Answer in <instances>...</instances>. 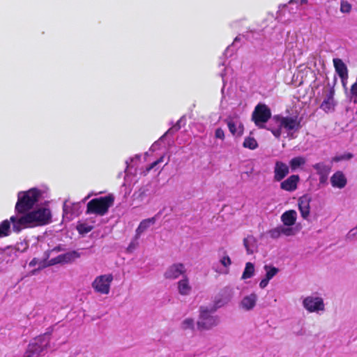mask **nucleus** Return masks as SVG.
Instances as JSON below:
<instances>
[{
	"mask_svg": "<svg viewBox=\"0 0 357 357\" xmlns=\"http://www.w3.org/2000/svg\"><path fill=\"white\" fill-rule=\"evenodd\" d=\"M43 192L36 188L17 193L15 215L10 217L13 231L20 233L22 229L45 225L50 222L52 214L49 208H34L41 199Z\"/></svg>",
	"mask_w": 357,
	"mask_h": 357,
	"instance_id": "f257e3e1",
	"label": "nucleus"
},
{
	"mask_svg": "<svg viewBox=\"0 0 357 357\" xmlns=\"http://www.w3.org/2000/svg\"><path fill=\"white\" fill-rule=\"evenodd\" d=\"M273 120L277 124V128H270L273 135L279 138L282 134V129H284L287 132V136L290 138H295L294 133L298 132L301 128V121L297 116H275Z\"/></svg>",
	"mask_w": 357,
	"mask_h": 357,
	"instance_id": "f03ea898",
	"label": "nucleus"
},
{
	"mask_svg": "<svg viewBox=\"0 0 357 357\" xmlns=\"http://www.w3.org/2000/svg\"><path fill=\"white\" fill-rule=\"evenodd\" d=\"M215 310V307H199V315L197 322V328L199 330H210L219 324L220 318L216 315H213Z\"/></svg>",
	"mask_w": 357,
	"mask_h": 357,
	"instance_id": "7ed1b4c3",
	"label": "nucleus"
},
{
	"mask_svg": "<svg viewBox=\"0 0 357 357\" xmlns=\"http://www.w3.org/2000/svg\"><path fill=\"white\" fill-rule=\"evenodd\" d=\"M114 202V197L112 195L93 199L87 204L86 213L105 215L113 206Z\"/></svg>",
	"mask_w": 357,
	"mask_h": 357,
	"instance_id": "20e7f679",
	"label": "nucleus"
},
{
	"mask_svg": "<svg viewBox=\"0 0 357 357\" xmlns=\"http://www.w3.org/2000/svg\"><path fill=\"white\" fill-rule=\"evenodd\" d=\"M50 334L48 333L33 339L29 344L24 357H38L42 355L50 346Z\"/></svg>",
	"mask_w": 357,
	"mask_h": 357,
	"instance_id": "39448f33",
	"label": "nucleus"
},
{
	"mask_svg": "<svg viewBox=\"0 0 357 357\" xmlns=\"http://www.w3.org/2000/svg\"><path fill=\"white\" fill-rule=\"evenodd\" d=\"M271 112L267 105L259 103L255 108L252 115V119L257 126L264 128L265 123L270 119Z\"/></svg>",
	"mask_w": 357,
	"mask_h": 357,
	"instance_id": "423d86ee",
	"label": "nucleus"
},
{
	"mask_svg": "<svg viewBox=\"0 0 357 357\" xmlns=\"http://www.w3.org/2000/svg\"><path fill=\"white\" fill-rule=\"evenodd\" d=\"M303 307L309 312L319 313L325 310V304L321 297L311 295L303 298Z\"/></svg>",
	"mask_w": 357,
	"mask_h": 357,
	"instance_id": "0eeeda50",
	"label": "nucleus"
},
{
	"mask_svg": "<svg viewBox=\"0 0 357 357\" xmlns=\"http://www.w3.org/2000/svg\"><path fill=\"white\" fill-rule=\"evenodd\" d=\"M112 280L113 275L112 274H105L98 276L92 282V287L98 293L108 294Z\"/></svg>",
	"mask_w": 357,
	"mask_h": 357,
	"instance_id": "6e6552de",
	"label": "nucleus"
},
{
	"mask_svg": "<svg viewBox=\"0 0 357 357\" xmlns=\"http://www.w3.org/2000/svg\"><path fill=\"white\" fill-rule=\"evenodd\" d=\"M323 94L324 98L320 105V108L326 112L334 111L336 105L334 100V89L328 85L324 88Z\"/></svg>",
	"mask_w": 357,
	"mask_h": 357,
	"instance_id": "1a4fd4ad",
	"label": "nucleus"
},
{
	"mask_svg": "<svg viewBox=\"0 0 357 357\" xmlns=\"http://www.w3.org/2000/svg\"><path fill=\"white\" fill-rule=\"evenodd\" d=\"M186 269L181 263H176L169 266L164 273V277L168 280H176L180 276L183 278L185 275Z\"/></svg>",
	"mask_w": 357,
	"mask_h": 357,
	"instance_id": "9d476101",
	"label": "nucleus"
},
{
	"mask_svg": "<svg viewBox=\"0 0 357 357\" xmlns=\"http://www.w3.org/2000/svg\"><path fill=\"white\" fill-rule=\"evenodd\" d=\"M289 173V167L284 162L277 160L273 168V178L275 181H281Z\"/></svg>",
	"mask_w": 357,
	"mask_h": 357,
	"instance_id": "9b49d317",
	"label": "nucleus"
},
{
	"mask_svg": "<svg viewBox=\"0 0 357 357\" xmlns=\"http://www.w3.org/2000/svg\"><path fill=\"white\" fill-rule=\"evenodd\" d=\"M80 203L68 204L66 200L63 203V217L68 220H72L73 217L78 216L79 214Z\"/></svg>",
	"mask_w": 357,
	"mask_h": 357,
	"instance_id": "f8f14e48",
	"label": "nucleus"
},
{
	"mask_svg": "<svg viewBox=\"0 0 357 357\" xmlns=\"http://www.w3.org/2000/svg\"><path fill=\"white\" fill-rule=\"evenodd\" d=\"M300 181L298 175L293 174L280 183V188L288 192H293L297 189Z\"/></svg>",
	"mask_w": 357,
	"mask_h": 357,
	"instance_id": "ddd939ff",
	"label": "nucleus"
},
{
	"mask_svg": "<svg viewBox=\"0 0 357 357\" xmlns=\"http://www.w3.org/2000/svg\"><path fill=\"white\" fill-rule=\"evenodd\" d=\"M257 298V295L255 293H252L242 298L239 306L245 311H250L255 307Z\"/></svg>",
	"mask_w": 357,
	"mask_h": 357,
	"instance_id": "4468645a",
	"label": "nucleus"
},
{
	"mask_svg": "<svg viewBox=\"0 0 357 357\" xmlns=\"http://www.w3.org/2000/svg\"><path fill=\"white\" fill-rule=\"evenodd\" d=\"M331 183L333 188L342 189L347 183V179L341 171H337L331 177Z\"/></svg>",
	"mask_w": 357,
	"mask_h": 357,
	"instance_id": "2eb2a0df",
	"label": "nucleus"
},
{
	"mask_svg": "<svg viewBox=\"0 0 357 357\" xmlns=\"http://www.w3.org/2000/svg\"><path fill=\"white\" fill-rule=\"evenodd\" d=\"M184 117H181L175 125H174L172 128H170L157 142H155L151 147L152 151H155V149L159 146L160 142L165 138L167 135L174 134L175 132L178 131L182 126V123H185Z\"/></svg>",
	"mask_w": 357,
	"mask_h": 357,
	"instance_id": "dca6fc26",
	"label": "nucleus"
},
{
	"mask_svg": "<svg viewBox=\"0 0 357 357\" xmlns=\"http://www.w3.org/2000/svg\"><path fill=\"white\" fill-rule=\"evenodd\" d=\"M280 218L284 226L292 227L296 222L297 213L294 210H289L283 213Z\"/></svg>",
	"mask_w": 357,
	"mask_h": 357,
	"instance_id": "f3484780",
	"label": "nucleus"
},
{
	"mask_svg": "<svg viewBox=\"0 0 357 357\" xmlns=\"http://www.w3.org/2000/svg\"><path fill=\"white\" fill-rule=\"evenodd\" d=\"M177 289L179 294L181 296H188L190 294L192 287L190 284L189 279L187 275L182 278V279L177 282Z\"/></svg>",
	"mask_w": 357,
	"mask_h": 357,
	"instance_id": "a211bd4d",
	"label": "nucleus"
},
{
	"mask_svg": "<svg viewBox=\"0 0 357 357\" xmlns=\"http://www.w3.org/2000/svg\"><path fill=\"white\" fill-rule=\"evenodd\" d=\"M310 198L306 195L298 199V208L304 219H306L310 215Z\"/></svg>",
	"mask_w": 357,
	"mask_h": 357,
	"instance_id": "6ab92c4d",
	"label": "nucleus"
},
{
	"mask_svg": "<svg viewBox=\"0 0 357 357\" xmlns=\"http://www.w3.org/2000/svg\"><path fill=\"white\" fill-rule=\"evenodd\" d=\"M156 220L157 218L155 216L141 221L135 231L136 238H139L142 234H143L147 229L155 223Z\"/></svg>",
	"mask_w": 357,
	"mask_h": 357,
	"instance_id": "aec40b11",
	"label": "nucleus"
},
{
	"mask_svg": "<svg viewBox=\"0 0 357 357\" xmlns=\"http://www.w3.org/2000/svg\"><path fill=\"white\" fill-rule=\"evenodd\" d=\"M333 64L336 73L340 76V79L348 78V70L345 63L340 59H334Z\"/></svg>",
	"mask_w": 357,
	"mask_h": 357,
	"instance_id": "412c9836",
	"label": "nucleus"
},
{
	"mask_svg": "<svg viewBox=\"0 0 357 357\" xmlns=\"http://www.w3.org/2000/svg\"><path fill=\"white\" fill-rule=\"evenodd\" d=\"M312 167L318 175L329 174L331 170V166L324 162H317Z\"/></svg>",
	"mask_w": 357,
	"mask_h": 357,
	"instance_id": "4be33fe9",
	"label": "nucleus"
},
{
	"mask_svg": "<svg viewBox=\"0 0 357 357\" xmlns=\"http://www.w3.org/2000/svg\"><path fill=\"white\" fill-rule=\"evenodd\" d=\"M227 126L229 131L234 135H241L243 131V126L241 123L234 121H229Z\"/></svg>",
	"mask_w": 357,
	"mask_h": 357,
	"instance_id": "5701e85b",
	"label": "nucleus"
},
{
	"mask_svg": "<svg viewBox=\"0 0 357 357\" xmlns=\"http://www.w3.org/2000/svg\"><path fill=\"white\" fill-rule=\"evenodd\" d=\"M306 163L305 158L303 156L294 157L289 161V167L292 171H295L299 167H301Z\"/></svg>",
	"mask_w": 357,
	"mask_h": 357,
	"instance_id": "b1692460",
	"label": "nucleus"
},
{
	"mask_svg": "<svg viewBox=\"0 0 357 357\" xmlns=\"http://www.w3.org/2000/svg\"><path fill=\"white\" fill-rule=\"evenodd\" d=\"M195 328V320L192 318H186L181 323V328L183 331L190 330L194 331Z\"/></svg>",
	"mask_w": 357,
	"mask_h": 357,
	"instance_id": "393cba45",
	"label": "nucleus"
},
{
	"mask_svg": "<svg viewBox=\"0 0 357 357\" xmlns=\"http://www.w3.org/2000/svg\"><path fill=\"white\" fill-rule=\"evenodd\" d=\"M10 223H12L10 220H5L0 224V237L6 236L10 234Z\"/></svg>",
	"mask_w": 357,
	"mask_h": 357,
	"instance_id": "a878e982",
	"label": "nucleus"
},
{
	"mask_svg": "<svg viewBox=\"0 0 357 357\" xmlns=\"http://www.w3.org/2000/svg\"><path fill=\"white\" fill-rule=\"evenodd\" d=\"M254 264L251 262L246 263L245 270L242 275V279L245 280L252 278L254 275Z\"/></svg>",
	"mask_w": 357,
	"mask_h": 357,
	"instance_id": "bb28decb",
	"label": "nucleus"
},
{
	"mask_svg": "<svg viewBox=\"0 0 357 357\" xmlns=\"http://www.w3.org/2000/svg\"><path fill=\"white\" fill-rule=\"evenodd\" d=\"M63 255V263H69L77 259L80 257V254L75 250L68 252Z\"/></svg>",
	"mask_w": 357,
	"mask_h": 357,
	"instance_id": "cd10ccee",
	"label": "nucleus"
},
{
	"mask_svg": "<svg viewBox=\"0 0 357 357\" xmlns=\"http://www.w3.org/2000/svg\"><path fill=\"white\" fill-rule=\"evenodd\" d=\"M243 146L245 148H248L249 149L254 150L257 148L258 144L254 137H247L244 139Z\"/></svg>",
	"mask_w": 357,
	"mask_h": 357,
	"instance_id": "c85d7f7f",
	"label": "nucleus"
},
{
	"mask_svg": "<svg viewBox=\"0 0 357 357\" xmlns=\"http://www.w3.org/2000/svg\"><path fill=\"white\" fill-rule=\"evenodd\" d=\"M264 269L266 272L265 278L269 280H271L279 272V269L278 268L269 265H265Z\"/></svg>",
	"mask_w": 357,
	"mask_h": 357,
	"instance_id": "c756f323",
	"label": "nucleus"
},
{
	"mask_svg": "<svg viewBox=\"0 0 357 357\" xmlns=\"http://www.w3.org/2000/svg\"><path fill=\"white\" fill-rule=\"evenodd\" d=\"M349 98L354 103H357V79L356 82L351 85Z\"/></svg>",
	"mask_w": 357,
	"mask_h": 357,
	"instance_id": "7c9ffc66",
	"label": "nucleus"
},
{
	"mask_svg": "<svg viewBox=\"0 0 357 357\" xmlns=\"http://www.w3.org/2000/svg\"><path fill=\"white\" fill-rule=\"evenodd\" d=\"M353 154L351 153H344V154L336 155L333 159V162H340L342 160H349L353 158Z\"/></svg>",
	"mask_w": 357,
	"mask_h": 357,
	"instance_id": "2f4dec72",
	"label": "nucleus"
},
{
	"mask_svg": "<svg viewBox=\"0 0 357 357\" xmlns=\"http://www.w3.org/2000/svg\"><path fill=\"white\" fill-rule=\"evenodd\" d=\"M240 38L238 37H236L232 45L231 46L227 47V48L225 51V55L226 56H231L234 54L235 51L234 47L236 46V43L238 42Z\"/></svg>",
	"mask_w": 357,
	"mask_h": 357,
	"instance_id": "473e14b6",
	"label": "nucleus"
},
{
	"mask_svg": "<svg viewBox=\"0 0 357 357\" xmlns=\"http://www.w3.org/2000/svg\"><path fill=\"white\" fill-rule=\"evenodd\" d=\"M270 236L272 238L276 239L278 238L282 235L281 227L278 226L268 231Z\"/></svg>",
	"mask_w": 357,
	"mask_h": 357,
	"instance_id": "72a5a7b5",
	"label": "nucleus"
},
{
	"mask_svg": "<svg viewBox=\"0 0 357 357\" xmlns=\"http://www.w3.org/2000/svg\"><path fill=\"white\" fill-rule=\"evenodd\" d=\"M282 234H284L287 236H293L295 234V230L291 227H287L283 225H280Z\"/></svg>",
	"mask_w": 357,
	"mask_h": 357,
	"instance_id": "f704fd0d",
	"label": "nucleus"
},
{
	"mask_svg": "<svg viewBox=\"0 0 357 357\" xmlns=\"http://www.w3.org/2000/svg\"><path fill=\"white\" fill-rule=\"evenodd\" d=\"M351 10V5L347 1H342L340 3V11L343 13H349Z\"/></svg>",
	"mask_w": 357,
	"mask_h": 357,
	"instance_id": "c9c22d12",
	"label": "nucleus"
},
{
	"mask_svg": "<svg viewBox=\"0 0 357 357\" xmlns=\"http://www.w3.org/2000/svg\"><path fill=\"white\" fill-rule=\"evenodd\" d=\"M138 245H139L138 238H136V235H135L134 239L131 241L129 245L128 246L127 251L128 252H133L138 247Z\"/></svg>",
	"mask_w": 357,
	"mask_h": 357,
	"instance_id": "e433bc0d",
	"label": "nucleus"
},
{
	"mask_svg": "<svg viewBox=\"0 0 357 357\" xmlns=\"http://www.w3.org/2000/svg\"><path fill=\"white\" fill-rule=\"evenodd\" d=\"M215 139H220L221 141H224L225 138V135L224 130L221 128H218L215 130Z\"/></svg>",
	"mask_w": 357,
	"mask_h": 357,
	"instance_id": "4c0bfd02",
	"label": "nucleus"
},
{
	"mask_svg": "<svg viewBox=\"0 0 357 357\" xmlns=\"http://www.w3.org/2000/svg\"><path fill=\"white\" fill-rule=\"evenodd\" d=\"M357 236V225L356 227L351 229L348 234H347V239L349 241H353L356 238Z\"/></svg>",
	"mask_w": 357,
	"mask_h": 357,
	"instance_id": "58836bf2",
	"label": "nucleus"
},
{
	"mask_svg": "<svg viewBox=\"0 0 357 357\" xmlns=\"http://www.w3.org/2000/svg\"><path fill=\"white\" fill-rule=\"evenodd\" d=\"M63 261V255H60L57 256L56 257L52 258L49 261V265L52 266L57 264H62Z\"/></svg>",
	"mask_w": 357,
	"mask_h": 357,
	"instance_id": "ea45409f",
	"label": "nucleus"
},
{
	"mask_svg": "<svg viewBox=\"0 0 357 357\" xmlns=\"http://www.w3.org/2000/svg\"><path fill=\"white\" fill-rule=\"evenodd\" d=\"M221 264L225 268H228L231 264V260L227 255L224 256L220 260Z\"/></svg>",
	"mask_w": 357,
	"mask_h": 357,
	"instance_id": "a19ab883",
	"label": "nucleus"
},
{
	"mask_svg": "<svg viewBox=\"0 0 357 357\" xmlns=\"http://www.w3.org/2000/svg\"><path fill=\"white\" fill-rule=\"evenodd\" d=\"M254 241V238L252 236H248V238L244 239L243 243L248 253L252 252V251L250 250L249 244L250 243Z\"/></svg>",
	"mask_w": 357,
	"mask_h": 357,
	"instance_id": "79ce46f5",
	"label": "nucleus"
},
{
	"mask_svg": "<svg viewBox=\"0 0 357 357\" xmlns=\"http://www.w3.org/2000/svg\"><path fill=\"white\" fill-rule=\"evenodd\" d=\"M296 3L297 5H302V4H305L307 3V0H290L289 1V3L288 5H284V7L285 8H288L289 5L292 4V3Z\"/></svg>",
	"mask_w": 357,
	"mask_h": 357,
	"instance_id": "37998d69",
	"label": "nucleus"
},
{
	"mask_svg": "<svg viewBox=\"0 0 357 357\" xmlns=\"http://www.w3.org/2000/svg\"><path fill=\"white\" fill-rule=\"evenodd\" d=\"M91 229H92V227L86 226L84 225H80V227H79V231H80V232H82V233H88L90 231H91Z\"/></svg>",
	"mask_w": 357,
	"mask_h": 357,
	"instance_id": "c03bdc74",
	"label": "nucleus"
},
{
	"mask_svg": "<svg viewBox=\"0 0 357 357\" xmlns=\"http://www.w3.org/2000/svg\"><path fill=\"white\" fill-rule=\"evenodd\" d=\"M329 174L319 175V181L320 184H326L328 181Z\"/></svg>",
	"mask_w": 357,
	"mask_h": 357,
	"instance_id": "a18cd8bd",
	"label": "nucleus"
},
{
	"mask_svg": "<svg viewBox=\"0 0 357 357\" xmlns=\"http://www.w3.org/2000/svg\"><path fill=\"white\" fill-rule=\"evenodd\" d=\"M164 159V155L161 156L159 159H158L156 161L153 162L150 167L148 168V171L151 170V169H153L158 164L162 162Z\"/></svg>",
	"mask_w": 357,
	"mask_h": 357,
	"instance_id": "49530a36",
	"label": "nucleus"
},
{
	"mask_svg": "<svg viewBox=\"0 0 357 357\" xmlns=\"http://www.w3.org/2000/svg\"><path fill=\"white\" fill-rule=\"evenodd\" d=\"M164 159V155L161 156L159 159H158L156 161L153 162L150 167L148 168V171L151 170V169H153L158 164L162 162Z\"/></svg>",
	"mask_w": 357,
	"mask_h": 357,
	"instance_id": "de8ad7c7",
	"label": "nucleus"
},
{
	"mask_svg": "<svg viewBox=\"0 0 357 357\" xmlns=\"http://www.w3.org/2000/svg\"><path fill=\"white\" fill-rule=\"evenodd\" d=\"M269 280H267L266 278H264L259 282V287L261 289H264L268 284Z\"/></svg>",
	"mask_w": 357,
	"mask_h": 357,
	"instance_id": "09e8293b",
	"label": "nucleus"
},
{
	"mask_svg": "<svg viewBox=\"0 0 357 357\" xmlns=\"http://www.w3.org/2000/svg\"><path fill=\"white\" fill-rule=\"evenodd\" d=\"M347 79H348V78H346L345 79H341L342 84V85H343V86L344 88L346 87Z\"/></svg>",
	"mask_w": 357,
	"mask_h": 357,
	"instance_id": "8fccbe9b",
	"label": "nucleus"
},
{
	"mask_svg": "<svg viewBox=\"0 0 357 357\" xmlns=\"http://www.w3.org/2000/svg\"><path fill=\"white\" fill-rule=\"evenodd\" d=\"M61 249L60 248V246H58V247H56L55 248H54L52 252L53 251H60Z\"/></svg>",
	"mask_w": 357,
	"mask_h": 357,
	"instance_id": "3c124183",
	"label": "nucleus"
},
{
	"mask_svg": "<svg viewBox=\"0 0 357 357\" xmlns=\"http://www.w3.org/2000/svg\"><path fill=\"white\" fill-rule=\"evenodd\" d=\"M90 195H89L88 196H86L83 200H82V202H85L86 199H88L89 197H90Z\"/></svg>",
	"mask_w": 357,
	"mask_h": 357,
	"instance_id": "603ef678",
	"label": "nucleus"
},
{
	"mask_svg": "<svg viewBox=\"0 0 357 357\" xmlns=\"http://www.w3.org/2000/svg\"><path fill=\"white\" fill-rule=\"evenodd\" d=\"M220 76L222 77V79L224 78V76H225V73L223 72H221L220 73Z\"/></svg>",
	"mask_w": 357,
	"mask_h": 357,
	"instance_id": "864d4df0",
	"label": "nucleus"
}]
</instances>
